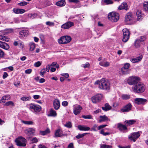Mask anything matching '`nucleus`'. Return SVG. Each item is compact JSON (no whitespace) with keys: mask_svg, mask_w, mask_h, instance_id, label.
Here are the masks:
<instances>
[{"mask_svg":"<svg viewBox=\"0 0 148 148\" xmlns=\"http://www.w3.org/2000/svg\"><path fill=\"white\" fill-rule=\"evenodd\" d=\"M118 127L120 130L121 131L125 130H127V127L126 126L120 123H119L118 124Z\"/></svg>","mask_w":148,"mask_h":148,"instance_id":"nucleus-27","label":"nucleus"},{"mask_svg":"<svg viewBox=\"0 0 148 148\" xmlns=\"http://www.w3.org/2000/svg\"><path fill=\"white\" fill-rule=\"evenodd\" d=\"M28 3L25 1H22L18 3V5L20 6H24L27 5Z\"/></svg>","mask_w":148,"mask_h":148,"instance_id":"nucleus-51","label":"nucleus"},{"mask_svg":"<svg viewBox=\"0 0 148 148\" xmlns=\"http://www.w3.org/2000/svg\"><path fill=\"white\" fill-rule=\"evenodd\" d=\"M41 64L40 62L39 61H38L35 63L34 66L36 67H38L40 66Z\"/></svg>","mask_w":148,"mask_h":148,"instance_id":"nucleus-58","label":"nucleus"},{"mask_svg":"<svg viewBox=\"0 0 148 148\" xmlns=\"http://www.w3.org/2000/svg\"><path fill=\"white\" fill-rule=\"evenodd\" d=\"M103 97V95L101 94H99L92 98V101L94 103H97L99 102Z\"/></svg>","mask_w":148,"mask_h":148,"instance_id":"nucleus-10","label":"nucleus"},{"mask_svg":"<svg viewBox=\"0 0 148 148\" xmlns=\"http://www.w3.org/2000/svg\"><path fill=\"white\" fill-rule=\"evenodd\" d=\"M87 133H84L82 134H79L77 135L76 136V137L77 139H79L82 138L86 135L88 134Z\"/></svg>","mask_w":148,"mask_h":148,"instance_id":"nucleus-39","label":"nucleus"},{"mask_svg":"<svg viewBox=\"0 0 148 148\" xmlns=\"http://www.w3.org/2000/svg\"><path fill=\"white\" fill-rule=\"evenodd\" d=\"M123 37L122 41L124 42H126L129 40L130 36V33L127 29L125 28L122 30Z\"/></svg>","mask_w":148,"mask_h":148,"instance_id":"nucleus-7","label":"nucleus"},{"mask_svg":"<svg viewBox=\"0 0 148 148\" xmlns=\"http://www.w3.org/2000/svg\"><path fill=\"white\" fill-rule=\"evenodd\" d=\"M8 97H10L9 95H6L4 96L0 100V103H4L6 100V98H7Z\"/></svg>","mask_w":148,"mask_h":148,"instance_id":"nucleus-37","label":"nucleus"},{"mask_svg":"<svg viewBox=\"0 0 148 148\" xmlns=\"http://www.w3.org/2000/svg\"><path fill=\"white\" fill-rule=\"evenodd\" d=\"M46 24L47 25H49L50 26H53L54 25V23L51 22L50 21H47L46 22Z\"/></svg>","mask_w":148,"mask_h":148,"instance_id":"nucleus-55","label":"nucleus"},{"mask_svg":"<svg viewBox=\"0 0 148 148\" xmlns=\"http://www.w3.org/2000/svg\"><path fill=\"white\" fill-rule=\"evenodd\" d=\"M122 97L123 99H127L130 98V95H123L122 96Z\"/></svg>","mask_w":148,"mask_h":148,"instance_id":"nucleus-44","label":"nucleus"},{"mask_svg":"<svg viewBox=\"0 0 148 148\" xmlns=\"http://www.w3.org/2000/svg\"><path fill=\"white\" fill-rule=\"evenodd\" d=\"M69 1L70 3H73L76 4L79 3L80 2L79 0H69Z\"/></svg>","mask_w":148,"mask_h":148,"instance_id":"nucleus-52","label":"nucleus"},{"mask_svg":"<svg viewBox=\"0 0 148 148\" xmlns=\"http://www.w3.org/2000/svg\"><path fill=\"white\" fill-rule=\"evenodd\" d=\"M134 91L136 93H141L144 91L145 88V85L139 82L133 87Z\"/></svg>","mask_w":148,"mask_h":148,"instance_id":"nucleus-2","label":"nucleus"},{"mask_svg":"<svg viewBox=\"0 0 148 148\" xmlns=\"http://www.w3.org/2000/svg\"><path fill=\"white\" fill-rule=\"evenodd\" d=\"M146 39V37L145 36H143L140 37L139 40L140 42H143Z\"/></svg>","mask_w":148,"mask_h":148,"instance_id":"nucleus-57","label":"nucleus"},{"mask_svg":"<svg viewBox=\"0 0 148 148\" xmlns=\"http://www.w3.org/2000/svg\"><path fill=\"white\" fill-rule=\"evenodd\" d=\"M106 126H107V125H101L98 127V130H99L101 129H102Z\"/></svg>","mask_w":148,"mask_h":148,"instance_id":"nucleus-61","label":"nucleus"},{"mask_svg":"<svg viewBox=\"0 0 148 148\" xmlns=\"http://www.w3.org/2000/svg\"><path fill=\"white\" fill-rule=\"evenodd\" d=\"M5 105L6 106L11 105L12 106H14V103L12 101H8V102L6 103H5Z\"/></svg>","mask_w":148,"mask_h":148,"instance_id":"nucleus-43","label":"nucleus"},{"mask_svg":"<svg viewBox=\"0 0 148 148\" xmlns=\"http://www.w3.org/2000/svg\"><path fill=\"white\" fill-rule=\"evenodd\" d=\"M64 126L67 127L68 128H71L72 127V124L71 122H68L64 125Z\"/></svg>","mask_w":148,"mask_h":148,"instance_id":"nucleus-40","label":"nucleus"},{"mask_svg":"<svg viewBox=\"0 0 148 148\" xmlns=\"http://www.w3.org/2000/svg\"><path fill=\"white\" fill-rule=\"evenodd\" d=\"M64 136V135L63 134L62 131L58 129L56 131L54 137H61Z\"/></svg>","mask_w":148,"mask_h":148,"instance_id":"nucleus-18","label":"nucleus"},{"mask_svg":"<svg viewBox=\"0 0 148 148\" xmlns=\"http://www.w3.org/2000/svg\"><path fill=\"white\" fill-rule=\"evenodd\" d=\"M140 134L139 132H134L128 136V138L131 140L135 142L136 139L140 136Z\"/></svg>","mask_w":148,"mask_h":148,"instance_id":"nucleus-9","label":"nucleus"},{"mask_svg":"<svg viewBox=\"0 0 148 148\" xmlns=\"http://www.w3.org/2000/svg\"><path fill=\"white\" fill-rule=\"evenodd\" d=\"M111 145L106 144H102L100 146V148H112Z\"/></svg>","mask_w":148,"mask_h":148,"instance_id":"nucleus-38","label":"nucleus"},{"mask_svg":"<svg viewBox=\"0 0 148 148\" xmlns=\"http://www.w3.org/2000/svg\"><path fill=\"white\" fill-rule=\"evenodd\" d=\"M74 25V23L69 21L62 25L61 26V28L64 29H68L73 26Z\"/></svg>","mask_w":148,"mask_h":148,"instance_id":"nucleus-13","label":"nucleus"},{"mask_svg":"<svg viewBox=\"0 0 148 148\" xmlns=\"http://www.w3.org/2000/svg\"><path fill=\"white\" fill-rule=\"evenodd\" d=\"M82 67H83L84 68H88L90 66V64L88 62H87L86 64H83L81 66Z\"/></svg>","mask_w":148,"mask_h":148,"instance_id":"nucleus-53","label":"nucleus"},{"mask_svg":"<svg viewBox=\"0 0 148 148\" xmlns=\"http://www.w3.org/2000/svg\"><path fill=\"white\" fill-rule=\"evenodd\" d=\"M66 2L65 0H60L57 2L56 4L58 6L60 7L63 6L65 5Z\"/></svg>","mask_w":148,"mask_h":148,"instance_id":"nucleus-28","label":"nucleus"},{"mask_svg":"<svg viewBox=\"0 0 148 148\" xmlns=\"http://www.w3.org/2000/svg\"><path fill=\"white\" fill-rule=\"evenodd\" d=\"M140 41L138 40H136L135 42V46L136 47L138 48L140 45Z\"/></svg>","mask_w":148,"mask_h":148,"instance_id":"nucleus-42","label":"nucleus"},{"mask_svg":"<svg viewBox=\"0 0 148 148\" xmlns=\"http://www.w3.org/2000/svg\"><path fill=\"white\" fill-rule=\"evenodd\" d=\"M4 55V53L3 51L0 49V58L3 57Z\"/></svg>","mask_w":148,"mask_h":148,"instance_id":"nucleus-56","label":"nucleus"},{"mask_svg":"<svg viewBox=\"0 0 148 148\" xmlns=\"http://www.w3.org/2000/svg\"><path fill=\"white\" fill-rule=\"evenodd\" d=\"M31 141H32V143H36L38 142V140L36 138L34 137L32 139Z\"/></svg>","mask_w":148,"mask_h":148,"instance_id":"nucleus-59","label":"nucleus"},{"mask_svg":"<svg viewBox=\"0 0 148 148\" xmlns=\"http://www.w3.org/2000/svg\"><path fill=\"white\" fill-rule=\"evenodd\" d=\"M99 64L100 65L104 67H107L110 66V63L106 61L105 59L100 62Z\"/></svg>","mask_w":148,"mask_h":148,"instance_id":"nucleus-24","label":"nucleus"},{"mask_svg":"<svg viewBox=\"0 0 148 148\" xmlns=\"http://www.w3.org/2000/svg\"><path fill=\"white\" fill-rule=\"evenodd\" d=\"M119 15L117 13L112 12L109 13L108 16V18L112 22H116L119 19Z\"/></svg>","mask_w":148,"mask_h":148,"instance_id":"nucleus-4","label":"nucleus"},{"mask_svg":"<svg viewBox=\"0 0 148 148\" xmlns=\"http://www.w3.org/2000/svg\"><path fill=\"white\" fill-rule=\"evenodd\" d=\"M0 48L8 50L9 49L10 47L7 43L0 41Z\"/></svg>","mask_w":148,"mask_h":148,"instance_id":"nucleus-17","label":"nucleus"},{"mask_svg":"<svg viewBox=\"0 0 148 148\" xmlns=\"http://www.w3.org/2000/svg\"><path fill=\"white\" fill-rule=\"evenodd\" d=\"M31 99L30 97H23L21 98V99L23 101H27Z\"/></svg>","mask_w":148,"mask_h":148,"instance_id":"nucleus-46","label":"nucleus"},{"mask_svg":"<svg viewBox=\"0 0 148 148\" xmlns=\"http://www.w3.org/2000/svg\"><path fill=\"white\" fill-rule=\"evenodd\" d=\"M79 130L80 131H86L89 130L90 128L86 125H79L77 126Z\"/></svg>","mask_w":148,"mask_h":148,"instance_id":"nucleus-20","label":"nucleus"},{"mask_svg":"<svg viewBox=\"0 0 148 148\" xmlns=\"http://www.w3.org/2000/svg\"><path fill=\"white\" fill-rule=\"evenodd\" d=\"M50 65H49V64L47 65L46 66V69H45V71L48 72H49V69H50Z\"/></svg>","mask_w":148,"mask_h":148,"instance_id":"nucleus-63","label":"nucleus"},{"mask_svg":"<svg viewBox=\"0 0 148 148\" xmlns=\"http://www.w3.org/2000/svg\"><path fill=\"white\" fill-rule=\"evenodd\" d=\"M46 73V71L45 68L42 69L40 72V74L42 77H44V75Z\"/></svg>","mask_w":148,"mask_h":148,"instance_id":"nucleus-45","label":"nucleus"},{"mask_svg":"<svg viewBox=\"0 0 148 148\" xmlns=\"http://www.w3.org/2000/svg\"><path fill=\"white\" fill-rule=\"evenodd\" d=\"M50 132V131L49 129H47L45 131L42 132H41L42 133V135H45L49 133Z\"/></svg>","mask_w":148,"mask_h":148,"instance_id":"nucleus-50","label":"nucleus"},{"mask_svg":"<svg viewBox=\"0 0 148 148\" xmlns=\"http://www.w3.org/2000/svg\"><path fill=\"white\" fill-rule=\"evenodd\" d=\"M136 121L135 120H129L125 121L124 123L127 124L129 125H133L136 122Z\"/></svg>","mask_w":148,"mask_h":148,"instance_id":"nucleus-31","label":"nucleus"},{"mask_svg":"<svg viewBox=\"0 0 148 148\" xmlns=\"http://www.w3.org/2000/svg\"><path fill=\"white\" fill-rule=\"evenodd\" d=\"M15 141L16 145L18 146L25 147L26 145V140L21 136H20L17 138L15 140Z\"/></svg>","mask_w":148,"mask_h":148,"instance_id":"nucleus-5","label":"nucleus"},{"mask_svg":"<svg viewBox=\"0 0 148 148\" xmlns=\"http://www.w3.org/2000/svg\"><path fill=\"white\" fill-rule=\"evenodd\" d=\"M144 9L146 11L148 12V1L144 2L143 3Z\"/></svg>","mask_w":148,"mask_h":148,"instance_id":"nucleus-34","label":"nucleus"},{"mask_svg":"<svg viewBox=\"0 0 148 148\" xmlns=\"http://www.w3.org/2000/svg\"><path fill=\"white\" fill-rule=\"evenodd\" d=\"M133 19L132 14L131 12H128L126 15L125 21H130Z\"/></svg>","mask_w":148,"mask_h":148,"instance_id":"nucleus-23","label":"nucleus"},{"mask_svg":"<svg viewBox=\"0 0 148 148\" xmlns=\"http://www.w3.org/2000/svg\"><path fill=\"white\" fill-rule=\"evenodd\" d=\"M143 56L140 55L139 57L132 59L131 61L133 63H138L143 58Z\"/></svg>","mask_w":148,"mask_h":148,"instance_id":"nucleus-22","label":"nucleus"},{"mask_svg":"<svg viewBox=\"0 0 148 148\" xmlns=\"http://www.w3.org/2000/svg\"><path fill=\"white\" fill-rule=\"evenodd\" d=\"M130 64L127 63H125L121 69L119 71V73L121 75H125L130 73Z\"/></svg>","mask_w":148,"mask_h":148,"instance_id":"nucleus-3","label":"nucleus"},{"mask_svg":"<svg viewBox=\"0 0 148 148\" xmlns=\"http://www.w3.org/2000/svg\"><path fill=\"white\" fill-rule=\"evenodd\" d=\"M32 71V70L31 69H28L26 70L25 71V73L26 74H30Z\"/></svg>","mask_w":148,"mask_h":148,"instance_id":"nucleus-62","label":"nucleus"},{"mask_svg":"<svg viewBox=\"0 0 148 148\" xmlns=\"http://www.w3.org/2000/svg\"><path fill=\"white\" fill-rule=\"evenodd\" d=\"M29 45L30 47L29 50L32 51H34L36 47L35 44L33 42H30Z\"/></svg>","mask_w":148,"mask_h":148,"instance_id":"nucleus-35","label":"nucleus"},{"mask_svg":"<svg viewBox=\"0 0 148 148\" xmlns=\"http://www.w3.org/2000/svg\"><path fill=\"white\" fill-rule=\"evenodd\" d=\"M102 1H103L104 3L107 5L112 4L113 3V1L111 0H102Z\"/></svg>","mask_w":148,"mask_h":148,"instance_id":"nucleus-41","label":"nucleus"},{"mask_svg":"<svg viewBox=\"0 0 148 148\" xmlns=\"http://www.w3.org/2000/svg\"><path fill=\"white\" fill-rule=\"evenodd\" d=\"M136 13L137 16V20L139 21L141 19L142 17L141 12L140 11H138Z\"/></svg>","mask_w":148,"mask_h":148,"instance_id":"nucleus-36","label":"nucleus"},{"mask_svg":"<svg viewBox=\"0 0 148 148\" xmlns=\"http://www.w3.org/2000/svg\"><path fill=\"white\" fill-rule=\"evenodd\" d=\"M147 102V100L145 99L142 98H136L134 99V102L135 103L138 105L144 104Z\"/></svg>","mask_w":148,"mask_h":148,"instance_id":"nucleus-12","label":"nucleus"},{"mask_svg":"<svg viewBox=\"0 0 148 148\" xmlns=\"http://www.w3.org/2000/svg\"><path fill=\"white\" fill-rule=\"evenodd\" d=\"M22 122L24 124L27 125H31L33 123V122L31 121H22Z\"/></svg>","mask_w":148,"mask_h":148,"instance_id":"nucleus-48","label":"nucleus"},{"mask_svg":"<svg viewBox=\"0 0 148 148\" xmlns=\"http://www.w3.org/2000/svg\"><path fill=\"white\" fill-rule=\"evenodd\" d=\"M112 108V107L110 106L108 103H106L105 104L104 107H102V109L105 111H107L110 110Z\"/></svg>","mask_w":148,"mask_h":148,"instance_id":"nucleus-26","label":"nucleus"},{"mask_svg":"<svg viewBox=\"0 0 148 148\" xmlns=\"http://www.w3.org/2000/svg\"><path fill=\"white\" fill-rule=\"evenodd\" d=\"M71 38L70 36H66L61 37L58 40V42L59 44H65L69 42L71 40Z\"/></svg>","mask_w":148,"mask_h":148,"instance_id":"nucleus-6","label":"nucleus"},{"mask_svg":"<svg viewBox=\"0 0 148 148\" xmlns=\"http://www.w3.org/2000/svg\"><path fill=\"white\" fill-rule=\"evenodd\" d=\"M57 115L56 112L53 110L51 109L49 111V114L48 115L49 116H56Z\"/></svg>","mask_w":148,"mask_h":148,"instance_id":"nucleus-29","label":"nucleus"},{"mask_svg":"<svg viewBox=\"0 0 148 148\" xmlns=\"http://www.w3.org/2000/svg\"><path fill=\"white\" fill-rule=\"evenodd\" d=\"M13 11L15 14H23L25 12V10L24 9L15 8L13 9Z\"/></svg>","mask_w":148,"mask_h":148,"instance_id":"nucleus-25","label":"nucleus"},{"mask_svg":"<svg viewBox=\"0 0 148 148\" xmlns=\"http://www.w3.org/2000/svg\"><path fill=\"white\" fill-rule=\"evenodd\" d=\"M0 40L8 42L9 41V38L7 36L1 35L0 34Z\"/></svg>","mask_w":148,"mask_h":148,"instance_id":"nucleus-32","label":"nucleus"},{"mask_svg":"<svg viewBox=\"0 0 148 148\" xmlns=\"http://www.w3.org/2000/svg\"><path fill=\"white\" fill-rule=\"evenodd\" d=\"M27 138L29 139L30 137L34 135L35 132V130L33 129L30 128L26 130Z\"/></svg>","mask_w":148,"mask_h":148,"instance_id":"nucleus-14","label":"nucleus"},{"mask_svg":"<svg viewBox=\"0 0 148 148\" xmlns=\"http://www.w3.org/2000/svg\"><path fill=\"white\" fill-rule=\"evenodd\" d=\"M74 146L73 143H71L68 145L67 148H73Z\"/></svg>","mask_w":148,"mask_h":148,"instance_id":"nucleus-64","label":"nucleus"},{"mask_svg":"<svg viewBox=\"0 0 148 148\" xmlns=\"http://www.w3.org/2000/svg\"><path fill=\"white\" fill-rule=\"evenodd\" d=\"M61 75L62 76H64L66 78H68L69 77V74L67 73L61 74Z\"/></svg>","mask_w":148,"mask_h":148,"instance_id":"nucleus-60","label":"nucleus"},{"mask_svg":"<svg viewBox=\"0 0 148 148\" xmlns=\"http://www.w3.org/2000/svg\"><path fill=\"white\" fill-rule=\"evenodd\" d=\"M140 79L137 77H130L127 82V83L130 85H133L135 86L139 82Z\"/></svg>","mask_w":148,"mask_h":148,"instance_id":"nucleus-8","label":"nucleus"},{"mask_svg":"<svg viewBox=\"0 0 148 148\" xmlns=\"http://www.w3.org/2000/svg\"><path fill=\"white\" fill-rule=\"evenodd\" d=\"M18 45L21 48H23L24 47V45L23 44V43L21 42V41H19L18 42Z\"/></svg>","mask_w":148,"mask_h":148,"instance_id":"nucleus-54","label":"nucleus"},{"mask_svg":"<svg viewBox=\"0 0 148 148\" xmlns=\"http://www.w3.org/2000/svg\"><path fill=\"white\" fill-rule=\"evenodd\" d=\"M82 117L84 119H92V116L91 115H82Z\"/></svg>","mask_w":148,"mask_h":148,"instance_id":"nucleus-49","label":"nucleus"},{"mask_svg":"<svg viewBox=\"0 0 148 148\" xmlns=\"http://www.w3.org/2000/svg\"><path fill=\"white\" fill-rule=\"evenodd\" d=\"M128 8L127 4L126 3H122L121 5L118 8V9L119 10L125 9L126 10H128Z\"/></svg>","mask_w":148,"mask_h":148,"instance_id":"nucleus-21","label":"nucleus"},{"mask_svg":"<svg viewBox=\"0 0 148 148\" xmlns=\"http://www.w3.org/2000/svg\"><path fill=\"white\" fill-rule=\"evenodd\" d=\"M98 130V127H97V125L95 124L91 129V130H93L95 131H97Z\"/></svg>","mask_w":148,"mask_h":148,"instance_id":"nucleus-47","label":"nucleus"},{"mask_svg":"<svg viewBox=\"0 0 148 148\" xmlns=\"http://www.w3.org/2000/svg\"><path fill=\"white\" fill-rule=\"evenodd\" d=\"M82 108V107L80 105H78L77 107L74 108L73 109L74 114L75 115L79 114Z\"/></svg>","mask_w":148,"mask_h":148,"instance_id":"nucleus-19","label":"nucleus"},{"mask_svg":"<svg viewBox=\"0 0 148 148\" xmlns=\"http://www.w3.org/2000/svg\"><path fill=\"white\" fill-rule=\"evenodd\" d=\"M100 119L99 120V122H101L103 121L107 120L108 119V117L105 115L103 116H100Z\"/></svg>","mask_w":148,"mask_h":148,"instance_id":"nucleus-33","label":"nucleus"},{"mask_svg":"<svg viewBox=\"0 0 148 148\" xmlns=\"http://www.w3.org/2000/svg\"><path fill=\"white\" fill-rule=\"evenodd\" d=\"M53 107L56 110L58 109L60 107V104L59 100L58 99H55L53 102Z\"/></svg>","mask_w":148,"mask_h":148,"instance_id":"nucleus-16","label":"nucleus"},{"mask_svg":"<svg viewBox=\"0 0 148 148\" xmlns=\"http://www.w3.org/2000/svg\"><path fill=\"white\" fill-rule=\"evenodd\" d=\"M29 107L31 109L33 110L35 112H39L41 110V107L40 106L34 103L30 104Z\"/></svg>","mask_w":148,"mask_h":148,"instance_id":"nucleus-11","label":"nucleus"},{"mask_svg":"<svg viewBox=\"0 0 148 148\" xmlns=\"http://www.w3.org/2000/svg\"><path fill=\"white\" fill-rule=\"evenodd\" d=\"M95 84H99V88L101 89L108 91L110 88L109 82L106 81L105 79H102L100 80L96 81Z\"/></svg>","mask_w":148,"mask_h":148,"instance_id":"nucleus-1","label":"nucleus"},{"mask_svg":"<svg viewBox=\"0 0 148 148\" xmlns=\"http://www.w3.org/2000/svg\"><path fill=\"white\" fill-rule=\"evenodd\" d=\"M132 106L130 103H128L121 109L122 112H128L131 110Z\"/></svg>","mask_w":148,"mask_h":148,"instance_id":"nucleus-15","label":"nucleus"},{"mask_svg":"<svg viewBox=\"0 0 148 148\" xmlns=\"http://www.w3.org/2000/svg\"><path fill=\"white\" fill-rule=\"evenodd\" d=\"M29 34V32L27 30H23L19 32V34L23 36H25L28 35Z\"/></svg>","mask_w":148,"mask_h":148,"instance_id":"nucleus-30","label":"nucleus"}]
</instances>
